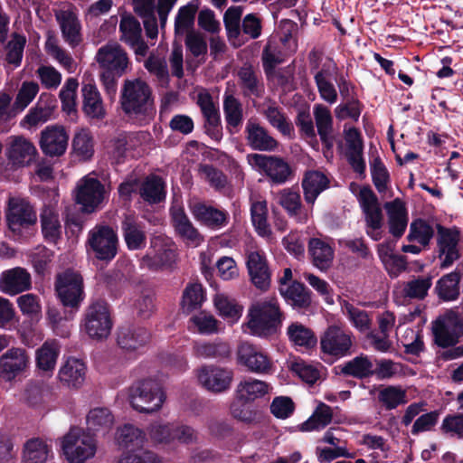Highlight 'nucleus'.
Listing matches in <instances>:
<instances>
[{
    "label": "nucleus",
    "mask_w": 463,
    "mask_h": 463,
    "mask_svg": "<svg viewBox=\"0 0 463 463\" xmlns=\"http://www.w3.org/2000/svg\"><path fill=\"white\" fill-rule=\"evenodd\" d=\"M200 0H191L181 6L175 18V37H182L194 32L195 16L200 7Z\"/></svg>",
    "instance_id": "obj_35"
},
{
    "label": "nucleus",
    "mask_w": 463,
    "mask_h": 463,
    "mask_svg": "<svg viewBox=\"0 0 463 463\" xmlns=\"http://www.w3.org/2000/svg\"><path fill=\"white\" fill-rule=\"evenodd\" d=\"M119 103L127 116L139 121L148 122L156 114L152 90L141 79L125 80Z\"/></svg>",
    "instance_id": "obj_1"
},
{
    "label": "nucleus",
    "mask_w": 463,
    "mask_h": 463,
    "mask_svg": "<svg viewBox=\"0 0 463 463\" xmlns=\"http://www.w3.org/2000/svg\"><path fill=\"white\" fill-rule=\"evenodd\" d=\"M247 326L252 335L269 337L282 326L283 313L276 298L258 301L248 311Z\"/></svg>",
    "instance_id": "obj_2"
},
{
    "label": "nucleus",
    "mask_w": 463,
    "mask_h": 463,
    "mask_svg": "<svg viewBox=\"0 0 463 463\" xmlns=\"http://www.w3.org/2000/svg\"><path fill=\"white\" fill-rule=\"evenodd\" d=\"M97 61L102 68V72L116 75V77H122L129 63L127 52L118 45L103 46L99 49Z\"/></svg>",
    "instance_id": "obj_21"
},
{
    "label": "nucleus",
    "mask_w": 463,
    "mask_h": 463,
    "mask_svg": "<svg viewBox=\"0 0 463 463\" xmlns=\"http://www.w3.org/2000/svg\"><path fill=\"white\" fill-rule=\"evenodd\" d=\"M371 175L376 190L380 194L385 193L390 183V174L380 157L371 163Z\"/></svg>",
    "instance_id": "obj_64"
},
{
    "label": "nucleus",
    "mask_w": 463,
    "mask_h": 463,
    "mask_svg": "<svg viewBox=\"0 0 463 463\" xmlns=\"http://www.w3.org/2000/svg\"><path fill=\"white\" fill-rule=\"evenodd\" d=\"M37 156L33 144L23 137H14L7 150V157L14 166L29 165Z\"/></svg>",
    "instance_id": "obj_32"
},
{
    "label": "nucleus",
    "mask_w": 463,
    "mask_h": 463,
    "mask_svg": "<svg viewBox=\"0 0 463 463\" xmlns=\"http://www.w3.org/2000/svg\"><path fill=\"white\" fill-rule=\"evenodd\" d=\"M5 217L11 237L15 241H24L37 230L36 211L24 199H10Z\"/></svg>",
    "instance_id": "obj_3"
},
{
    "label": "nucleus",
    "mask_w": 463,
    "mask_h": 463,
    "mask_svg": "<svg viewBox=\"0 0 463 463\" xmlns=\"http://www.w3.org/2000/svg\"><path fill=\"white\" fill-rule=\"evenodd\" d=\"M439 430L447 437L463 439V413L447 414L442 420Z\"/></svg>",
    "instance_id": "obj_61"
},
{
    "label": "nucleus",
    "mask_w": 463,
    "mask_h": 463,
    "mask_svg": "<svg viewBox=\"0 0 463 463\" xmlns=\"http://www.w3.org/2000/svg\"><path fill=\"white\" fill-rule=\"evenodd\" d=\"M81 326L91 339H107L113 326L108 302L101 298L91 300L84 311Z\"/></svg>",
    "instance_id": "obj_7"
},
{
    "label": "nucleus",
    "mask_w": 463,
    "mask_h": 463,
    "mask_svg": "<svg viewBox=\"0 0 463 463\" xmlns=\"http://www.w3.org/2000/svg\"><path fill=\"white\" fill-rule=\"evenodd\" d=\"M279 204L290 217L301 220L302 203L299 193L285 189L280 193Z\"/></svg>",
    "instance_id": "obj_62"
},
{
    "label": "nucleus",
    "mask_w": 463,
    "mask_h": 463,
    "mask_svg": "<svg viewBox=\"0 0 463 463\" xmlns=\"http://www.w3.org/2000/svg\"><path fill=\"white\" fill-rule=\"evenodd\" d=\"M69 142V134L60 125L47 126L41 132L40 147L50 157H59L65 154Z\"/></svg>",
    "instance_id": "obj_19"
},
{
    "label": "nucleus",
    "mask_w": 463,
    "mask_h": 463,
    "mask_svg": "<svg viewBox=\"0 0 463 463\" xmlns=\"http://www.w3.org/2000/svg\"><path fill=\"white\" fill-rule=\"evenodd\" d=\"M205 298V290L203 285L198 282H190L183 291L181 308L184 313L190 314L201 308Z\"/></svg>",
    "instance_id": "obj_46"
},
{
    "label": "nucleus",
    "mask_w": 463,
    "mask_h": 463,
    "mask_svg": "<svg viewBox=\"0 0 463 463\" xmlns=\"http://www.w3.org/2000/svg\"><path fill=\"white\" fill-rule=\"evenodd\" d=\"M432 286V276H419L404 285L403 292L410 298L424 299Z\"/></svg>",
    "instance_id": "obj_59"
},
{
    "label": "nucleus",
    "mask_w": 463,
    "mask_h": 463,
    "mask_svg": "<svg viewBox=\"0 0 463 463\" xmlns=\"http://www.w3.org/2000/svg\"><path fill=\"white\" fill-rule=\"evenodd\" d=\"M118 234L109 225L98 224L88 233L86 246L99 260L111 261L118 253Z\"/></svg>",
    "instance_id": "obj_12"
},
{
    "label": "nucleus",
    "mask_w": 463,
    "mask_h": 463,
    "mask_svg": "<svg viewBox=\"0 0 463 463\" xmlns=\"http://www.w3.org/2000/svg\"><path fill=\"white\" fill-rule=\"evenodd\" d=\"M354 337L350 331L337 326H329L320 335V357L332 364L353 354Z\"/></svg>",
    "instance_id": "obj_6"
},
{
    "label": "nucleus",
    "mask_w": 463,
    "mask_h": 463,
    "mask_svg": "<svg viewBox=\"0 0 463 463\" xmlns=\"http://www.w3.org/2000/svg\"><path fill=\"white\" fill-rule=\"evenodd\" d=\"M128 400L135 411L150 414L162 408L165 393L157 380L145 378L135 382L129 387Z\"/></svg>",
    "instance_id": "obj_5"
},
{
    "label": "nucleus",
    "mask_w": 463,
    "mask_h": 463,
    "mask_svg": "<svg viewBox=\"0 0 463 463\" xmlns=\"http://www.w3.org/2000/svg\"><path fill=\"white\" fill-rule=\"evenodd\" d=\"M61 449L71 463H83L95 455L96 442L90 433H85L79 428H71L63 438Z\"/></svg>",
    "instance_id": "obj_11"
},
{
    "label": "nucleus",
    "mask_w": 463,
    "mask_h": 463,
    "mask_svg": "<svg viewBox=\"0 0 463 463\" xmlns=\"http://www.w3.org/2000/svg\"><path fill=\"white\" fill-rule=\"evenodd\" d=\"M308 253L313 264L320 270H326L332 264L334 250L318 238H312L308 242Z\"/></svg>",
    "instance_id": "obj_42"
},
{
    "label": "nucleus",
    "mask_w": 463,
    "mask_h": 463,
    "mask_svg": "<svg viewBox=\"0 0 463 463\" xmlns=\"http://www.w3.org/2000/svg\"><path fill=\"white\" fill-rule=\"evenodd\" d=\"M432 334L434 343L439 347L448 348L455 346L458 343L459 335L455 330H451L442 318H438L433 322Z\"/></svg>",
    "instance_id": "obj_53"
},
{
    "label": "nucleus",
    "mask_w": 463,
    "mask_h": 463,
    "mask_svg": "<svg viewBox=\"0 0 463 463\" xmlns=\"http://www.w3.org/2000/svg\"><path fill=\"white\" fill-rule=\"evenodd\" d=\"M384 208L388 215L389 232L398 240L402 237L408 225L405 203L400 198H395L392 202L385 203Z\"/></svg>",
    "instance_id": "obj_27"
},
{
    "label": "nucleus",
    "mask_w": 463,
    "mask_h": 463,
    "mask_svg": "<svg viewBox=\"0 0 463 463\" xmlns=\"http://www.w3.org/2000/svg\"><path fill=\"white\" fill-rule=\"evenodd\" d=\"M238 77L245 96L261 97L263 88L259 85L257 75L250 66L242 67L238 72Z\"/></svg>",
    "instance_id": "obj_57"
},
{
    "label": "nucleus",
    "mask_w": 463,
    "mask_h": 463,
    "mask_svg": "<svg viewBox=\"0 0 463 463\" xmlns=\"http://www.w3.org/2000/svg\"><path fill=\"white\" fill-rule=\"evenodd\" d=\"M236 354L238 364L250 373L270 374L273 372L271 357L254 345L247 342L241 343Z\"/></svg>",
    "instance_id": "obj_15"
},
{
    "label": "nucleus",
    "mask_w": 463,
    "mask_h": 463,
    "mask_svg": "<svg viewBox=\"0 0 463 463\" xmlns=\"http://www.w3.org/2000/svg\"><path fill=\"white\" fill-rule=\"evenodd\" d=\"M71 146L73 152L83 159H90L94 154V142L88 130L77 132L72 139Z\"/></svg>",
    "instance_id": "obj_58"
},
{
    "label": "nucleus",
    "mask_w": 463,
    "mask_h": 463,
    "mask_svg": "<svg viewBox=\"0 0 463 463\" xmlns=\"http://www.w3.org/2000/svg\"><path fill=\"white\" fill-rule=\"evenodd\" d=\"M120 228L122 237L129 250H139L146 247V225L134 214H125L121 221Z\"/></svg>",
    "instance_id": "obj_25"
},
{
    "label": "nucleus",
    "mask_w": 463,
    "mask_h": 463,
    "mask_svg": "<svg viewBox=\"0 0 463 463\" xmlns=\"http://www.w3.org/2000/svg\"><path fill=\"white\" fill-rule=\"evenodd\" d=\"M151 340V333L145 326L127 324L118 327L116 343L118 347L126 354H137L144 349Z\"/></svg>",
    "instance_id": "obj_14"
},
{
    "label": "nucleus",
    "mask_w": 463,
    "mask_h": 463,
    "mask_svg": "<svg viewBox=\"0 0 463 463\" xmlns=\"http://www.w3.org/2000/svg\"><path fill=\"white\" fill-rule=\"evenodd\" d=\"M171 221L176 233L184 240L190 242L200 241V233L193 225L183 208H178L171 213Z\"/></svg>",
    "instance_id": "obj_44"
},
{
    "label": "nucleus",
    "mask_w": 463,
    "mask_h": 463,
    "mask_svg": "<svg viewBox=\"0 0 463 463\" xmlns=\"http://www.w3.org/2000/svg\"><path fill=\"white\" fill-rule=\"evenodd\" d=\"M174 243L162 235H155L150 239V246L146 254L139 260L140 269L160 271L173 267L176 252Z\"/></svg>",
    "instance_id": "obj_9"
},
{
    "label": "nucleus",
    "mask_w": 463,
    "mask_h": 463,
    "mask_svg": "<svg viewBox=\"0 0 463 463\" xmlns=\"http://www.w3.org/2000/svg\"><path fill=\"white\" fill-rule=\"evenodd\" d=\"M114 423V416L108 408H94L87 415V430L92 436L96 432H108Z\"/></svg>",
    "instance_id": "obj_47"
},
{
    "label": "nucleus",
    "mask_w": 463,
    "mask_h": 463,
    "mask_svg": "<svg viewBox=\"0 0 463 463\" xmlns=\"http://www.w3.org/2000/svg\"><path fill=\"white\" fill-rule=\"evenodd\" d=\"M246 267L250 282L261 291L269 290L272 273L265 253L260 251L248 253Z\"/></svg>",
    "instance_id": "obj_20"
},
{
    "label": "nucleus",
    "mask_w": 463,
    "mask_h": 463,
    "mask_svg": "<svg viewBox=\"0 0 463 463\" xmlns=\"http://www.w3.org/2000/svg\"><path fill=\"white\" fill-rule=\"evenodd\" d=\"M31 286V274L24 268L14 267L1 273L0 290L6 295H18L29 290Z\"/></svg>",
    "instance_id": "obj_23"
},
{
    "label": "nucleus",
    "mask_w": 463,
    "mask_h": 463,
    "mask_svg": "<svg viewBox=\"0 0 463 463\" xmlns=\"http://www.w3.org/2000/svg\"><path fill=\"white\" fill-rule=\"evenodd\" d=\"M42 233L49 243H57L61 238V225L58 213L48 205H44L40 213Z\"/></svg>",
    "instance_id": "obj_39"
},
{
    "label": "nucleus",
    "mask_w": 463,
    "mask_h": 463,
    "mask_svg": "<svg viewBox=\"0 0 463 463\" xmlns=\"http://www.w3.org/2000/svg\"><path fill=\"white\" fill-rule=\"evenodd\" d=\"M287 335L293 345L305 350H311L317 345V337L313 330L298 322L292 323L288 326Z\"/></svg>",
    "instance_id": "obj_43"
},
{
    "label": "nucleus",
    "mask_w": 463,
    "mask_h": 463,
    "mask_svg": "<svg viewBox=\"0 0 463 463\" xmlns=\"http://www.w3.org/2000/svg\"><path fill=\"white\" fill-rule=\"evenodd\" d=\"M86 371L87 367L81 360L71 357L61 367L58 377L63 385L78 389L85 381Z\"/></svg>",
    "instance_id": "obj_33"
},
{
    "label": "nucleus",
    "mask_w": 463,
    "mask_h": 463,
    "mask_svg": "<svg viewBox=\"0 0 463 463\" xmlns=\"http://www.w3.org/2000/svg\"><path fill=\"white\" fill-rule=\"evenodd\" d=\"M120 41L128 45L137 56L145 57L148 46L142 38V28L139 21L131 14L121 15L119 23Z\"/></svg>",
    "instance_id": "obj_17"
},
{
    "label": "nucleus",
    "mask_w": 463,
    "mask_h": 463,
    "mask_svg": "<svg viewBox=\"0 0 463 463\" xmlns=\"http://www.w3.org/2000/svg\"><path fill=\"white\" fill-rule=\"evenodd\" d=\"M314 116L322 144L326 149H331L334 146V137L332 136L333 118L330 110L323 105H316Z\"/></svg>",
    "instance_id": "obj_40"
},
{
    "label": "nucleus",
    "mask_w": 463,
    "mask_h": 463,
    "mask_svg": "<svg viewBox=\"0 0 463 463\" xmlns=\"http://www.w3.org/2000/svg\"><path fill=\"white\" fill-rule=\"evenodd\" d=\"M461 273L456 269L454 271L442 276L436 284L435 291L439 299L443 301L456 300L459 296V282Z\"/></svg>",
    "instance_id": "obj_45"
},
{
    "label": "nucleus",
    "mask_w": 463,
    "mask_h": 463,
    "mask_svg": "<svg viewBox=\"0 0 463 463\" xmlns=\"http://www.w3.org/2000/svg\"><path fill=\"white\" fill-rule=\"evenodd\" d=\"M378 401L386 411H392L408 402L407 392L398 385H388L379 391Z\"/></svg>",
    "instance_id": "obj_50"
},
{
    "label": "nucleus",
    "mask_w": 463,
    "mask_h": 463,
    "mask_svg": "<svg viewBox=\"0 0 463 463\" xmlns=\"http://www.w3.org/2000/svg\"><path fill=\"white\" fill-rule=\"evenodd\" d=\"M197 378L206 390L221 393L230 389L233 371L215 365H204L198 370Z\"/></svg>",
    "instance_id": "obj_18"
},
{
    "label": "nucleus",
    "mask_w": 463,
    "mask_h": 463,
    "mask_svg": "<svg viewBox=\"0 0 463 463\" xmlns=\"http://www.w3.org/2000/svg\"><path fill=\"white\" fill-rule=\"evenodd\" d=\"M78 87L79 83L77 79L69 78L60 90L59 97L61 102V109L69 115L72 112H76V98Z\"/></svg>",
    "instance_id": "obj_60"
},
{
    "label": "nucleus",
    "mask_w": 463,
    "mask_h": 463,
    "mask_svg": "<svg viewBox=\"0 0 463 463\" xmlns=\"http://www.w3.org/2000/svg\"><path fill=\"white\" fill-rule=\"evenodd\" d=\"M251 222L260 236L267 237L271 234L268 223V206L266 201H256L250 205Z\"/></svg>",
    "instance_id": "obj_55"
},
{
    "label": "nucleus",
    "mask_w": 463,
    "mask_h": 463,
    "mask_svg": "<svg viewBox=\"0 0 463 463\" xmlns=\"http://www.w3.org/2000/svg\"><path fill=\"white\" fill-rule=\"evenodd\" d=\"M269 388V385L266 382L250 378L240 382L235 392L237 395H241L254 402L257 399L267 395Z\"/></svg>",
    "instance_id": "obj_52"
},
{
    "label": "nucleus",
    "mask_w": 463,
    "mask_h": 463,
    "mask_svg": "<svg viewBox=\"0 0 463 463\" xmlns=\"http://www.w3.org/2000/svg\"><path fill=\"white\" fill-rule=\"evenodd\" d=\"M56 20L60 25L63 40L72 48L78 46L81 41V25L77 14L70 10H62L56 14Z\"/></svg>",
    "instance_id": "obj_30"
},
{
    "label": "nucleus",
    "mask_w": 463,
    "mask_h": 463,
    "mask_svg": "<svg viewBox=\"0 0 463 463\" xmlns=\"http://www.w3.org/2000/svg\"><path fill=\"white\" fill-rule=\"evenodd\" d=\"M358 201L364 215L365 232L373 241L382 239L383 214L378 197L369 185L364 186L359 192Z\"/></svg>",
    "instance_id": "obj_10"
},
{
    "label": "nucleus",
    "mask_w": 463,
    "mask_h": 463,
    "mask_svg": "<svg viewBox=\"0 0 463 463\" xmlns=\"http://www.w3.org/2000/svg\"><path fill=\"white\" fill-rule=\"evenodd\" d=\"M105 185L97 178L85 176L78 185L75 202L86 213H94L105 198Z\"/></svg>",
    "instance_id": "obj_16"
},
{
    "label": "nucleus",
    "mask_w": 463,
    "mask_h": 463,
    "mask_svg": "<svg viewBox=\"0 0 463 463\" xmlns=\"http://www.w3.org/2000/svg\"><path fill=\"white\" fill-rule=\"evenodd\" d=\"M30 365V356L22 347H12L0 355V381L13 383L21 380Z\"/></svg>",
    "instance_id": "obj_13"
},
{
    "label": "nucleus",
    "mask_w": 463,
    "mask_h": 463,
    "mask_svg": "<svg viewBox=\"0 0 463 463\" xmlns=\"http://www.w3.org/2000/svg\"><path fill=\"white\" fill-rule=\"evenodd\" d=\"M339 374L351 376L358 380L374 375L373 364L368 355L361 354L338 366Z\"/></svg>",
    "instance_id": "obj_37"
},
{
    "label": "nucleus",
    "mask_w": 463,
    "mask_h": 463,
    "mask_svg": "<svg viewBox=\"0 0 463 463\" xmlns=\"http://www.w3.org/2000/svg\"><path fill=\"white\" fill-rule=\"evenodd\" d=\"M51 448L40 438L28 439L24 446V463H45Z\"/></svg>",
    "instance_id": "obj_49"
},
{
    "label": "nucleus",
    "mask_w": 463,
    "mask_h": 463,
    "mask_svg": "<svg viewBox=\"0 0 463 463\" xmlns=\"http://www.w3.org/2000/svg\"><path fill=\"white\" fill-rule=\"evenodd\" d=\"M433 236V227L426 220L418 218L411 222L406 239L410 242L417 241L422 248H427Z\"/></svg>",
    "instance_id": "obj_51"
},
{
    "label": "nucleus",
    "mask_w": 463,
    "mask_h": 463,
    "mask_svg": "<svg viewBox=\"0 0 463 463\" xmlns=\"http://www.w3.org/2000/svg\"><path fill=\"white\" fill-rule=\"evenodd\" d=\"M244 133L246 143L252 150L273 152L279 146V142L269 131L253 119L247 121Z\"/></svg>",
    "instance_id": "obj_24"
},
{
    "label": "nucleus",
    "mask_w": 463,
    "mask_h": 463,
    "mask_svg": "<svg viewBox=\"0 0 463 463\" xmlns=\"http://www.w3.org/2000/svg\"><path fill=\"white\" fill-rule=\"evenodd\" d=\"M194 354L204 359H215L217 361H228L232 357V348L228 342L216 339L213 342L195 343Z\"/></svg>",
    "instance_id": "obj_36"
},
{
    "label": "nucleus",
    "mask_w": 463,
    "mask_h": 463,
    "mask_svg": "<svg viewBox=\"0 0 463 463\" xmlns=\"http://www.w3.org/2000/svg\"><path fill=\"white\" fill-rule=\"evenodd\" d=\"M330 180L318 170H307L303 176L301 186L307 203L313 205L318 195L329 187Z\"/></svg>",
    "instance_id": "obj_29"
},
{
    "label": "nucleus",
    "mask_w": 463,
    "mask_h": 463,
    "mask_svg": "<svg viewBox=\"0 0 463 463\" xmlns=\"http://www.w3.org/2000/svg\"><path fill=\"white\" fill-rule=\"evenodd\" d=\"M223 113L226 128L232 133V128H238L243 121V109L241 101L232 94L223 95Z\"/></svg>",
    "instance_id": "obj_48"
},
{
    "label": "nucleus",
    "mask_w": 463,
    "mask_h": 463,
    "mask_svg": "<svg viewBox=\"0 0 463 463\" xmlns=\"http://www.w3.org/2000/svg\"><path fill=\"white\" fill-rule=\"evenodd\" d=\"M242 13V6L232 5L223 14V24L227 38L231 45L234 48H240L246 43L242 35H241Z\"/></svg>",
    "instance_id": "obj_34"
},
{
    "label": "nucleus",
    "mask_w": 463,
    "mask_h": 463,
    "mask_svg": "<svg viewBox=\"0 0 463 463\" xmlns=\"http://www.w3.org/2000/svg\"><path fill=\"white\" fill-rule=\"evenodd\" d=\"M230 412L232 418L246 424H252L258 421L259 411L253 402L237 395L230 405Z\"/></svg>",
    "instance_id": "obj_41"
},
{
    "label": "nucleus",
    "mask_w": 463,
    "mask_h": 463,
    "mask_svg": "<svg viewBox=\"0 0 463 463\" xmlns=\"http://www.w3.org/2000/svg\"><path fill=\"white\" fill-rule=\"evenodd\" d=\"M437 231L439 257L441 258L444 256L440 267L441 269H446L450 267L454 261L460 258V253L458 249L459 231L457 228H446L441 224H437Z\"/></svg>",
    "instance_id": "obj_22"
},
{
    "label": "nucleus",
    "mask_w": 463,
    "mask_h": 463,
    "mask_svg": "<svg viewBox=\"0 0 463 463\" xmlns=\"http://www.w3.org/2000/svg\"><path fill=\"white\" fill-rule=\"evenodd\" d=\"M247 162L251 167L263 173L271 184H284L295 176L293 167L279 156L252 153L247 155Z\"/></svg>",
    "instance_id": "obj_8"
},
{
    "label": "nucleus",
    "mask_w": 463,
    "mask_h": 463,
    "mask_svg": "<svg viewBox=\"0 0 463 463\" xmlns=\"http://www.w3.org/2000/svg\"><path fill=\"white\" fill-rule=\"evenodd\" d=\"M26 44L25 36L19 34L17 33H14L12 34L11 41L6 44V56L5 61L9 64H13L14 67H18L21 65L24 49Z\"/></svg>",
    "instance_id": "obj_63"
},
{
    "label": "nucleus",
    "mask_w": 463,
    "mask_h": 463,
    "mask_svg": "<svg viewBox=\"0 0 463 463\" xmlns=\"http://www.w3.org/2000/svg\"><path fill=\"white\" fill-rule=\"evenodd\" d=\"M82 111L90 119L103 120L107 115L101 95L93 83L84 84L81 88Z\"/></svg>",
    "instance_id": "obj_28"
},
{
    "label": "nucleus",
    "mask_w": 463,
    "mask_h": 463,
    "mask_svg": "<svg viewBox=\"0 0 463 463\" xmlns=\"http://www.w3.org/2000/svg\"><path fill=\"white\" fill-rule=\"evenodd\" d=\"M264 116L269 123L276 128L282 135L288 137H294V127L288 121L284 113L278 107L269 106L264 111Z\"/></svg>",
    "instance_id": "obj_56"
},
{
    "label": "nucleus",
    "mask_w": 463,
    "mask_h": 463,
    "mask_svg": "<svg viewBox=\"0 0 463 463\" xmlns=\"http://www.w3.org/2000/svg\"><path fill=\"white\" fill-rule=\"evenodd\" d=\"M59 354L60 349L54 342H44L43 345L36 350V366L42 371H52L55 367Z\"/></svg>",
    "instance_id": "obj_54"
},
{
    "label": "nucleus",
    "mask_w": 463,
    "mask_h": 463,
    "mask_svg": "<svg viewBox=\"0 0 463 463\" xmlns=\"http://www.w3.org/2000/svg\"><path fill=\"white\" fill-rule=\"evenodd\" d=\"M138 194L147 204H158L166 197L165 182L160 175L150 174L141 183Z\"/></svg>",
    "instance_id": "obj_31"
},
{
    "label": "nucleus",
    "mask_w": 463,
    "mask_h": 463,
    "mask_svg": "<svg viewBox=\"0 0 463 463\" xmlns=\"http://www.w3.org/2000/svg\"><path fill=\"white\" fill-rule=\"evenodd\" d=\"M191 212L198 222L211 230L222 229L228 224L230 220L229 213L226 210L204 203H195L191 206Z\"/></svg>",
    "instance_id": "obj_26"
},
{
    "label": "nucleus",
    "mask_w": 463,
    "mask_h": 463,
    "mask_svg": "<svg viewBox=\"0 0 463 463\" xmlns=\"http://www.w3.org/2000/svg\"><path fill=\"white\" fill-rule=\"evenodd\" d=\"M279 292L294 308L305 309L311 305V291L302 282L294 280L287 288H279Z\"/></svg>",
    "instance_id": "obj_38"
},
{
    "label": "nucleus",
    "mask_w": 463,
    "mask_h": 463,
    "mask_svg": "<svg viewBox=\"0 0 463 463\" xmlns=\"http://www.w3.org/2000/svg\"><path fill=\"white\" fill-rule=\"evenodd\" d=\"M54 290L62 307L70 309L71 317L80 310L86 298L83 278L72 269L56 274Z\"/></svg>",
    "instance_id": "obj_4"
}]
</instances>
